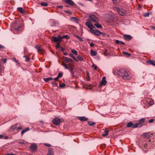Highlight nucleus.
<instances>
[{
    "instance_id": "obj_46",
    "label": "nucleus",
    "mask_w": 155,
    "mask_h": 155,
    "mask_svg": "<svg viewBox=\"0 0 155 155\" xmlns=\"http://www.w3.org/2000/svg\"><path fill=\"white\" fill-rule=\"evenodd\" d=\"M52 83L53 85L55 86H57L58 85V83L55 81H53Z\"/></svg>"
},
{
    "instance_id": "obj_3",
    "label": "nucleus",
    "mask_w": 155,
    "mask_h": 155,
    "mask_svg": "<svg viewBox=\"0 0 155 155\" xmlns=\"http://www.w3.org/2000/svg\"><path fill=\"white\" fill-rule=\"evenodd\" d=\"M89 18L93 22H98L99 21V19L94 15H89Z\"/></svg>"
},
{
    "instance_id": "obj_4",
    "label": "nucleus",
    "mask_w": 155,
    "mask_h": 155,
    "mask_svg": "<svg viewBox=\"0 0 155 155\" xmlns=\"http://www.w3.org/2000/svg\"><path fill=\"white\" fill-rule=\"evenodd\" d=\"M52 122L54 124L57 125L61 122V120L58 118H55L53 119Z\"/></svg>"
},
{
    "instance_id": "obj_39",
    "label": "nucleus",
    "mask_w": 155,
    "mask_h": 155,
    "mask_svg": "<svg viewBox=\"0 0 155 155\" xmlns=\"http://www.w3.org/2000/svg\"><path fill=\"white\" fill-rule=\"evenodd\" d=\"M24 57L26 58L25 61H28L30 60V58L27 57V56H24Z\"/></svg>"
},
{
    "instance_id": "obj_61",
    "label": "nucleus",
    "mask_w": 155,
    "mask_h": 155,
    "mask_svg": "<svg viewBox=\"0 0 155 155\" xmlns=\"http://www.w3.org/2000/svg\"><path fill=\"white\" fill-rule=\"evenodd\" d=\"M25 130H26V131H27L29 130V128L27 127V128H25Z\"/></svg>"
},
{
    "instance_id": "obj_54",
    "label": "nucleus",
    "mask_w": 155,
    "mask_h": 155,
    "mask_svg": "<svg viewBox=\"0 0 155 155\" xmlns=\"http://www.w3.org/2000/svg\"><path fill=\"white\" fill-rule=\"evenodd\" d=\"M120 41L118 40H116L115 41V43L117 44H120Z\"/></svg>"
},
{
    "instance_id": "obj_47",
    "label": "nucleus",
    "mask_w": 155,
    "mask_h": 155,
    "mask_svg": "<svg viewBox=\"0 0 155 155\" xmlns=\"http://www.w3.org/2000/svg\"><path fill=\"white\" fill-rule=\"evenodd\" d=\"M26 131V130L25 129L23 130H22V131L21 132V133L22 135L23 134H24Z\"/></svg>"
},
{
    "instance_id": "obj_63",
    "label": "nucleus",
    "mask_w": 155,
    "mask_h": 155,
    "mask_svg": "<svg viewBox=\"0 0 155 155\" xmlns=\"http://www.w3.org/2000/svg\"><path fill=\"white\" fill-rule=\"evenodd\" d=\"M4 48V47L2 45H0V49H2Z\"/></svg>"
},
{
    "instance_id": "obj_17",
    "label": "nucleus",
    "mask_w": 155,
    "mask_h": 155,
    "mask_svg": "<svg viewBox=\"0 0 155 155\" xmlns=\"http://www.w3.org/2000/svg\"><path fill=\"white\" fill-rule=\"evenodd\" d=\"M78 118L81 121H87L88 120L87 118L85 117H78Z\"/></svg>"
},
{
    "instance_id": "obj_34",
    "label": "nucleus",
    "mask_w": 155,
    "mask_h": 155,
    "mask_svg": "<svg viewBox=\"0 0 155 155\" xmlns=\"http://www.w3.org/2000/svg\"><path fill=\"white\" fill-rule=\"evenodd\" d=\"M8 137L7 136L5 137L3 135H0V138L1 139H8Z\"/></svg>"
},
{
    "instance_id": "obj_58",
    "label": "nucleus",
    "mask_w": 155,
    "mask_h": 155,
    "mask_svg": "<svg viewBox=\"0 0 155 155\" xmlns=\"http://www.w3.org/2000/svg\"><path fill=\"white\" fill-rule=\"evenodd\" d=\"M149 144L150 145H151V147H152V145H153V144H154L153 142H150V143H149Z\"/></svg>"
},
{
    "instance_id": "obj_7",
    "label": "nucleus",
    "mask_w": 155,
    "mask_h": 155,
    "mask_svg": "<svg viewBox=\"0 0 155 155\" xmlns=\"http://www.w3.org/2000/svg\"><path fill=\"white\" fill-rule=\"evenodd\" d=\"M30 149L32 152H35L36 151L37 146L36 144L33 143L30 147Z\"/></svg>"
},
{
    "instance_id": "obj_40",
    "label": "nucleus",
    "mask_w": 155,
    "mask_h": 155,
    "mask_svg": "<svg viewBox=\"0 0 155 155\" xmlns=\"http://www.w3.org/2000/svg\"><path fill=\"white\" fill-rule=\"evenodd\" d=\"M123 53L124 54L126 55L127 56H130V54L127 53L126 51H123Z\"/></svg>"
},
{
    "instance_id": "obj_29",
    "label": "nucleus",
    "mask_w": 155,
    "mask_h": 155,
    "mask_svg": "<svg viewBox=\"0 0 155 155\" xmlns=\"http://www.w3.org/2000/svg\"><path fill=\"white\" fill-rule=\"evenodd\" d=\"M74 36L76 37L80 41H83V39L81 38L79 36H78L75 35H74Z\"/></svg>"
},
{
    "instance_id": "obj_8",
    "label": "nucleus",
    "mask_w": 155,
    "mask_h": 155,
    "mask_svg": "<svg viewBox=\"0 0 155 155\" xmlns=\"http://www.w3.org/2000/svg\"><path fill=\"white\" fill-rule=\"evenodd\" d=\"M63 59L65 63L72 62L73 61L71 59L67 57H64Z\"/></svg>"
},
{
    "instance_id": "obj_6",
    "label": "nucleus",
    "mask_w": 155,
    "mask_h": 155,
    "mask_svg": "<svg viewBox=\"0 0 155 155\" xmlns=\"http://www.w3.org/2000/svg\"><path fill=\"white\" fill-rule=\"evenodd\" d=\"M35 47L37 49L38 52H40V53H42L44 49L42 47L36 45Z\"/></svg>"
},
{
    "instance_id": "obj_15",
    "label": "nucleus",
    "mask_w": 155,
    "mask_h": 155,
    "mask_svg": "<svg viewBox=\"0 0 155 155\" xmlns=\"http://www.w3.org/2000/svg\"><path fill=\"white\" fill-rule=\"evenodd\" d=\"M142 126V124L140 123H136V124L133 125L132 126V128H136L138 127H140Z\"/></svg>"
},
{
    "instance_id": "obj_56",
    "label": "nucleus",
    "mask_w": 155,
    "mask_h": 155,
    "mask_svg": "<svg viewBox=\"0 0 155 155\" xmlns=\"http://www.w3.org/2000/svg\"><path fill=\"white\" fill-rule=\"evenodd\" d=\"M22 129V127H21V126H20V127H18L17 128V129L18 130H20V129Z\"/></svg>"
},
{
    "instance_id": "obj_53",
    "label": "nucleus",
    "mask_w": 155,
    "mask_h": 155,
    "mask_svg": "<svg viewBox=\"0 0 155 155\" xmlns=\"http://www.w3.org/2000/svg\"><path fill=\"white\" fill-rule=\"evenodd\" d=\"M45 145H46V146H48V147H50L51 146V145L50 144H48V143H45Z\"/></svg>"
},
{
    "instance_id": "obj_44",
    "label": "nucleus",
    "mask_w": 155,
    "mask_h": 155,
    "mask_svg": "<svg viewBox=\"0 0 155 155\" xmlns=\"http://www.w3.org/2000/svg\"><path fill=\"white\" fill-rule=\"evenodd\" d=\"M69 56L70 57H71V58H72L74 59H76V58H75L74 56L73 55V54H69Z\"/></svg>"
},
{
    "instance_id": "obj_5",
    "label": "nucleus",
    "mask_w": 155,
    "mask_h": 155,
    "mask_svg": "<svg viewBox=\"0 0 155 155\" xmlns=\"http://www.w3.org/2000/svg\"><path fill=\"white\" fill-rule=\"evenodd\" d=\"M90 31L92 33L96 35H100V31L98 30H95L93 29H91Z\"/></svg>"
},
{
    "instance_id": "obj_12",
    "label": "nucleus",
    "mask_w": 155,
    "mask_h": 155,
    "mask_svg": "<svg viewBox=\"0 0 155 155\" xmlns=\"http://www.w3.org/2000/svg\"><path fill=\"white\" fill-rule=\"evenodd\" d=\"M153 135L152 134H151L150 133H145L143 134V136L148 139H149L150 137H151V136Z\"/></svg>"
},
{
    "instance_id": "obj_13",
    "label": "nucleus",
    "mask_w": 155,
    "mask_h": 155,
    "mask_svg": "<svg viewBox=\"0 0 155 155\" xmlns=\"http://www.w3.org/2000/svg\"><path fill=\"white\" fill-rule=\"evenodd\" d=\"M68 70L71 72L73 71L74 69V67L73 65L72 64H68Z\"/></svg>"
},
{
    "instance_id": "obj_23",
    "label": "nucleus",
    "mask_w": 155,
    "mask_h": 155,
    "mask_svg": "<svg viewBox=\"0 0 155 155\" xmlns=\"http://www.w3.org/2000/svg\"><path fill=\"white\" fill-rule=\"evenodd\" d=\"M51 40L52 41L55 42H58V40L57 39V38L54 37H52L51 38Z\"/></svg>"
},
{
    "instance_id": "obj_49",
    "label": "nucleus",
    "mask_w": 155,
    "mask_h": 155,
    "mask_svg": "<svg viewBox=\"0 0 155 155\" xmlns=\"http://www.w3.org/2000/svg\"><path fill=\"white\" fill-rule=\"evenodd\" d=\"M71 75H72V77H73V78H74L75 77V75H74V72L73 71H72V72H71Z\"/></svg>"
},
{
    "instance_id": "obj_35",
    "label": "nucleus",
    "mask_w": 155,
    "mask_h": 155,
    "mask_svg": "<svg viewBox=\"0 0 155 155\" xmlns=\"http://www.w3.org/2000/svg\"><path fill=\"white\" fill-rule=\"evenodd\" d=\"M41 5L43 6H46L48 5V4L46 2H42L41 3Z\"/></svg>"
},
{
    "instance_id": "obj_18",
    "label": "nucleus",
    "mask_w": 155,
    "mask_h": 155,
    "mask_svg": "<svg viewBox=\"0 0 155 155\" xmlns=\"http://www.w3.org/2000/svg\"><path fill=\"white\" fill-rule=\"evenodd\" d=\"M54 152L52 148H50L48 149V153L47 155H53Z\"/></svg>"
},
{
    "instance_id": "obj_33",
    "label": "nucleus",
    "mask_w": 155,
    "mask_h": 155,
    "mask_svg": "<svg viewBox=\"0 0 155 155\" xmlns=\"http://www.w3.org/2000/svg\"><path fill=\"white\" fill-rule=\"evenodd\" d=\"M62 65L64 67V68L65 69H68V67H69V66H68V64L67 65H66V64H65L64 63H62Z\"/></svg>"
},
{
    "instance_id": "obj_9",
    "label": "nucleus",
    "mask_w": 155,
    "mask_h": 155,
    "mask_svg": "<svg viewBox=\"0 0 155 155\" xmlns=\"http://www.w3.org/2000/svg\"><path fill=\"white\" fill-rule=\"evenodd\" d=\"M85 25L89 28L91 29H93V28H95V27L91 24V23L90 22H86L85 23Z\"/></svg>"
},
{
    "instance_id": "obj_43",
    "label": "nucleus",
    "mask_w": 155,
    "mask_h": 155,
    "mask_svg": "<svg viewBox=\"0 0 155 155\" xmlns=\"http://www.w3.org/2000/svg\"><path fill=\"white\" fill-rule=\"evenodd\" d=\"M71 19L72 21H76L77 20V18L74 17H72L71 18Z\"/></svg>"
},
{
    "instance_id": "obj_59",
    "label": "nucleus",
    "mask_w": 155,
    "mask_h": 155,
    "mask_svg": "<svg viewBox=\"0 0 155 155\" xmlns=\"http://www.w3.org/2000/svg\"><path fill=\"white\" fill-rule=\"evenodd\" d=\"M56 25V23L54 21H53L52 22V26H55Z\"/></svg>"
},
{
    "instance_id": "obj_20",
    "label": "nucleus",
    "mask_w": 155,
    "mask_h": 155,
    "mask_svg": "<svg viewBox=\"0 0 155 155\" xmlns=\"http://www.w3.org/2000/svg\"><path fill=\"white\" fill-rule=\"evenodd\" d=\"M91 55L92 56H95L97 54V52L96 51L91 50Z\"/></svg>"
},
{
    "instance_id": "obj_45",
    "label": "nucleus",
    "mask_w": 155,
    "mask_h": 155,
    "mask_svg": "<svg viewBox=\"0 0 155 155\" xmlns=\"http://www.w3.org/2000/svg\"><path fill=\"white\" fill-rule=\"evenodd\" d=\"M149 12H147L143 15V16L144 17H149Z\"/></svg>"
},
{
    "instance_id": "obj_55",
    "label": "nucleus",
    "mask_w": 155,
    "mask_h": 155,
    "mask_svg": "<svg viewBox=\"0 0 155 155\" xmlns=\"http://www.w3.org/2000/svg\"><path fill=\"white\" fill-rule=\"evenodd\" d=\"M113 1V3L114 4H116L117 3V2L116 0H112Z\"/></svg>"
},
{
    "instance_id": "obj_32",
    "label": "nucleus",
    "mask_w": 155,
    "mask_h": 155,
    "mask_svg": "<svg viewBox=\"0 0 155 155\" xmlns=\"http://www.w3.org/2000/svg\"><path fill=\"white\" fill-rule=\"evenodd\" d=\"M145 120V118H142L140 120L139 123H142V125L143 123H144V121Z\"/></svg>"
},
{
    "instance_id": "obj_50",
    "label": "nucleus",
    "mask_w": 155,
    "mask_h": 155,
    "mask_svg": "<svg viewBox=\"0 0 155 155\" xmlns=\"http://www.w3.org/2000/svg\"><path fill=\"white\" fill-rule=\"evenodd\" d=\"M154 121V120L153 119H151L149 120L148 122L149 123H152Z\"/></svg>"
},
{
    "instance_id": "obj_52",
    "label": "nucleus",
    "mask_w": 155,
    "mask_h": 155,
    "mask_svg": "<svg viewBox=\"0 0 155 155\" xmlns=\"http://www.w3.org/2000/svg\"><path fill=\"white\" fill-rule=\"evenodd\" d=\"M92 67L94 68L95 70H96L97 69V67L95 64H93L92 65Z\"/></svg>"
},
{
    "instance_id": "obj_24",
    "label": "nucleus",
    "mask_w": 155,
    "mask_h": 155,
    "mask_svg": "<svg viewBox=\"0 0 155 155\" xmlns=\"http://www.w3.org/2000/svg\"><path fill=\"white\" fill-rule=\"evenodd\" d=\"M18 10L21 13H23L24 12L22 8L21 7H18L17 8Z\"/></svg>"
},
{
    "instance_id": "obj_60",
    "label": "nucleus",
    "mask_w": 155,
    "mask_h": 155,
    "mask_svg": "<svg viewBox=\"0 0 155 155\" xmlns=\"http://www.w3.org/2000/svg\"><path fill=\"white\" fill-rule=\"evenodd\" d=\"M57 7L58 8H62L63 7V6L61 5H59V6H57Z\"/></svg>"
},
{
    "instance_id": "obj_31",
    "label": "nucleus",
    "mask_w": 155,
    "mask_h": 155,
    "mask_svg": "<svg viewBox=\"0 0 155 155\" xmlns=\"http://www.w3.org/2000/svg\"><path fill=\"white\" fill-rule=\"evenodd\" d=\"M71 52L72 53H73V54H75L76 55H78L77 51L74 49L71 50Z\"/></svg>"
},
{
    "instance_id": "obj_25",
    "label": "nucleus",
    "mask_w": 155,
    "mask_h": 155,
    "mask_svg": "<svg viewBox=\"0 0 155 155\" xmlns=\"http://www.w3.org/2000/svg\"><path fill=\"white\" fill-rule=\"evenodd\" d=\"M133 125V123L132 122H130L128 123L127 124V127H131L132 126V127Z\"/></svg>"
},
{
    "instance_id": "obj_19",
    "label": "nucleus",
    "mask_w": 155,
    "mask_h": 155,
    "mask_svg": "<svg viewBox=\"0 0 155 155\" xmlns=\"http://www.w3.org/2000/svg\"><path fill=\"white\" fill-rule=\"evenodd\" d=\"M109 131L107 129H106L104 130V134H102V136H107L108 134Z\"/></svg>"
},
{
    "instance_id": "obj_38",
    "label": "nucleus",
    "mask_w": 155,
    "mask_h": 155,
    "mask_svg": "<svg viewBox=\"0 0 155 155\" xmlns=\"http://www.w3.org/2000/svg\"><path fill=\"white\" fill-rule=\"evenodd\" d=\"M77 58L80 61H82L83 60V58L80 55H78L77 56Z\"/></svg>"
},
{
    "instance_id": "obj_42",
    "label": "nucleus",
    "mask_w": 155,
    "mask_h": 155,
    "mask_svg": "<svg viewBox=\"0 0 155 155\" xmlns=\"http://www.w3.org/2000/svg\"><path fill=\"white\" fill-rule=\"evenodd\" d=\"M63 38H66L67 39H69L70 37L68 35H65L62 37Z\"/></svg>"
},
{
    "instance_id": "obj_11",
    "label": "nucleus",
    "mask_w": 155,
    "mask_h": 155,
    "mask_svg": "<svg viewBox=\"0 0 155 155\" xmlns=\"http://www.w3.org/2000/svg\"><path fill=\"white\" fill-rule=\"evenodd\" d=\"M123 37L124 39L127 41L130 40L132 38L131 36L129 35H123Z\"/></svg>"
},
{
    "instance_id": "obj_36",
    "label": "nucleus",
    "mask_w": 155,
    "mask_h": 155,
    "mask_svg": "<svg viewBox=\"0 0 155 155\" xmlns=\"http://www.w3.org/2000/svg\"><path fill=\"white\" fill-rule=\"evenodd\" d=\"M63 76V73H59L58 74V75L57 76L58 78H59Z\"/></svg>"
},
{
    "instance_id": "obj_2",
    "label": "nucleus",
    "mask_w": 155,
    "mask_h": 155,
    "mask_svg": "<svg viewBox=\"0 0 155 155\" xmlns=\"http://www.w3.org/2000/svg\"><path fill=\"white\" fill-rule=\"evenodd\" d=\"M12 28L15 31H18L21 30L23 28V26L22 25H19L16 22H14L12 25Z\"/></svg>"
},
{
    "instance_id": "obj_16",
    "label": "nucleus",
    "mask_w": 155,
    "mask_h": 155,
    "mask_svg": "<svg viewBox=\"0 0 155 155\" xmlns=\"http://www.w3.org/2000/svg\"><path fill=\"white\" fill-rule=\"evenodd\" d=\"M64 1L68 4L71 5H74V2L71 0H64Z\"/></svg>"
},
{
    "instance_id": "obj_48",
    "label": "nucleus",
    "mask_w": 155,
    "mask_h": 155,
    "mask_svg": "<svg viewBox=\"0 0 155 155\" xmlns=\"http://www.w3.org/2000/svg\"><path fill=\"white\" fill-rule=\"evenodd\" d=\"M65 85V84L64 83H63L62 84H60L59 87H64Z\"/></svg>"
},
{
    "instance_id": "obj_41",
    "label": "nucleus",
    "mask_w": 155,
    "mask_h": 155,
    "mask_svg": "<svg viewBox=\"0 0 155 155\" xmlns=\"http://www.w3.org/2000/svg\"><path fill=\"white\" fill-rule=\"evenodd\" d=\"M3 69L2 67H0V75L2 76V73L3 72Z\"/></svg>"
},
{
    "instance_id": "obj_14",
    "label": "nucleus",
    "mask_w": 155,
    "mask_h": 155,
    "mask_svg": "<svg viewBox=\"0 0 155 155\" xmlns=\"http://www.w3.org/2000/svg\"><path fill=\"white\" fill-rule=\"evenodd\" d=\"M107 83V81L106 80V78L105 77H103L102 81L101 82V84L103 85H105Z\"/></svg>"
},
{
    "instance_id": "obj_62",
    "label": "nucleus",
    "mask_w": 155,
    "mask_h": 155,
    "mask_svg": "<svg viewBox=\"0 0 155 155\" xmlns=\"http://www.w3.org/2000/svg\"><path fill=\"white\" fill-rule=\"evenodd\" d=\"M100 35H101L102 36H104L105 35L104 33L101 32H100Z\"/></svg>"
},
{
    "instance_id": "obj_10",
    "label": "nucleus",
    "mask_w": 155,
    "mask_h": 155,
    "mask_svg": "<svg viewBox=\"0 0 155 155\" xmlns=\"http://www.w3.org/2000/svg\"><path fill=\"white\" fill-rule=\"evenodd\" d=\"M119 14L121 16L125 15V11L124 9H120L118 10Z\"/></svg>"
},
{
    "instance_id": "obj_26",
    "label": "nucleus",
    "mask_w": 155,
    "mask_h": 155,
    "mask_svg": "<svg viewBox=\"0 0 155 155\" xmlns=\"http://www.w3.org/2000/svg\"><path fill=\"white\" fill-rule=\"evenodd\" d=\"M148 104L149 105L151 106L153 104V101L152 99L150 100L149 102H148Z\"/></svg>"
},
{
    "instance_id": "obj_27",
    "label": "nucleus",
    "mask_w": 155,
    "mask_h": 155,
    "mask_svg": "<svg viewBox=\"0 0 155 155\" xmlns=\"http://www.w3.org/2000/svg\"><path fill=\"white\" fill-rule=\"evenodd\" d=\"M88 123L89 125L90 126H93L95 125V123L94 122H92L91 121H88Z\"/></svg>"
},
{
    "instance_id": "obj_28",
    "label": "nucleus",
    "mask_w": 155,
    "mask_h": 155,
    "mask_svg": "<svg viewBox=\"0 0 155 155\" xmlns=\"http://www.w3.org/2000/svg\"><path fill=\"white\" fill-rule=\"evenodd\" d=\"M150 62L151 64L155 66V62L154 61L150 60L149 61H147V63H148Z\"/></svg>"
},
{
    "instance_id": "obj_37",
    "label": "nucleus",
    "mask_w": 155,
    "mask_h": 155,
    "mask_svg": "<svg viewBox=\"0 0 155 155\" xmlns=\"http://www.w3.org/2000/svg\"><path fill=\"white\" fill-rule=\"evenodd\" d=\"M63 38L62 37H61L60 36H59L58 37V38H57V39L58 40V42H60L61 41L62 39Z\"/></svg>"
},
{
    "instance_id": "obj_22",
    "label": "nucleus",
    "mask_w": 155,
    "mask_h": 155,
    "mask_svg": "<svg viewBox=\"0 0 155 155\" xmlns=\"http://www.w3.org/2000/svg\"><path fill=\"white\" fill-rule=\"evenodd\" d=\"M53 80V78H44V80L45 82H48L49 81L51 80Z\"/></svg>"
},
{
    "instance_id": "obj_30",
    "label": "nucleus",
    "mask_w": 155,
    "mask_h": 155,
    "mask_svg": "<svg viewBox=\"0 0 155 155\" xmlns=\"http://www.w3.org/2000/svg\"><path fill=\"white\" fill-rule=\"evenodd\" d=\"M17 124H15L14 125L12 126L11 127L10 129H12V130H14L17 127Z\"/></svg>"
},
{
    "instance_id": "obj_1",
    "label": "nucleus",
    "mask_w": 155,
    "mask_h": 155,
    "mask_svg": "<svg viewBox=\"0 0 155 155\" xmlns=\"http://www.w3.org/2000/svg\"><path fill=\"white\" fill-rule=\"evenodd\" d=\"M117 75L121 76L124 80L129 79L131 78V75L129 72L123 69L117 70Z\"/></svg>"
},
{
    "instance_id": "obj_57",
    "label": "nucleus",
    "mask_w": 155,
    "mask_h": 155,
    "mask_svg": "<svg viewBox=\"0 0 155 155\" xmlns=\"http://www.w3.org/2000/svg\"><path fill=\"white\" fill-rule=\"evenodd\" d=\"M94 43L92 42L90 44V46L91 47H93L94 46Z\"/></svg>"
},
{
    "instance_id": "obj_51",
    "label": "nucleus",
    "mask_w": 155,
    "mask_h": 155,
    "mask_svg": "<svg viewBox=\"0 0 155 155\" xmlns=\"http://www.w3.org/2000/svg\"><path fill=\"white\" fill-rule=\"evenodd\" d=\"M7 59L6 58L3 59L2 60V61L3 63H5L6 62Z\"/></svg>"
},
{
    "instance_id": "obj_64",
    "label": "nucleus",
    "mask_w": 155,
    "mask_h": 155,
    "mask_svg": "<svg viewBox=\"0 0 155 155\" xmlns=\"http://www.w3.org/2000/svg\"><path fill=\"white\" fill-rule=\"evenodd\" d=\"M58 78H58V77L57 76L56 78L54 79V80L55 81L57 80Z\"/></svg>"
},
{
    "instance_id": "obj_21",
    "label": "nucleus",
    "mask_w": 155,
    "mask_h": 155,
    "mask_svg": "<svg viewBox=\"0 0 155 155\" xmlns=\"http://www.w3.org/2000/svg\"><path fill=\"white\" fill-rule=\"evenodd\" d=\"M94 25L97 28H102V26L98 22H96Z\"/></svg>"
}]
</instances>
